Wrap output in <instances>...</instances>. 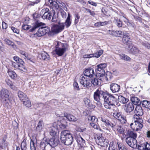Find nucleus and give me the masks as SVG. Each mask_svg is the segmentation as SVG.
Masks as SVG:
<instances>
[{
  "mask_svg": "<svg viewBox=\"0 0 150 150\" xmlns=\"http://www.w3.org/2000/svg\"><path fill=\"white\" fill-rule=\"evenodd\" d=\"M26 146V142L25 139H23L21 145V150H25V147Z\"/></svg>",
  "mask_w": 150,
  "mask_h": 150,
  "instance_id": "obj_46",
  "label": "nucleus"
},
{
  "mask_svg": "<svg viewBox=\"0 0 150 150\" xmlns=\"http://www.w3.org/2000/svg\"><path fill=\"white\" fill-rule=\"evenodd\" d=\"M136 120H134L133 122L131 123L130 126L132 129L134 130L137 131L140 130L143 127L142 124L143 120L142 118L139 117H136Z\"/></svg>",
  "mask_w": 150,
  "mask_h": 150,
  "instance_id": "obj_4",
  "label": "nucleus"
},
{
  "mask_svg": "<svg viewBox=\"0 0 150 150\" xmlns=\"http://www.w3.org/2000/svg\"><path fill=\"white\" fill-rule=\"evenodd\" d=\"M107 74H99L98 76V79L101 81H107L108 79Z\"/></svg>",
  "mask_w": 150,
  "mask_h": 150,
  "instance_id": "obj_29",
  "label": "nucleus"
},
{
  "mask_svg": "<svg viewBox=\"0 0 150 150\" xmlns=\"http://www.w3.org/2000/svg\"><path fill=\"white\" fill-rule=\"evenodd\" d=\"M96 142L98 145L102 147H107L108 145V141L105 139L101 135L97 137Z\"/></svg>",
  "mask_w": 150,
  "mask_h": 150,
  "instance_id": "obj_9",
  "label": "nucleus"
},
{
  "mask_svg": "<svg viewBox=\"0 0 150 150\" xmlns=\"http://www.w3.org/2000/svg\"><path fill=\"white\" fill-rule=\"evenodd\" d=\"M30 149L31 150H36L35 147L33 142H31L30 143Z\"/></svg>",
  "mask_w": 150,
  "mask_h": 150,
  "instance_id": "obj_58",
  "label": "nucleus"
},
{
  "mask_svg": "<svg viewBox=\"0 0 150 150\" xmlns=\"http://www.w3.org/2000/svg\"><path fill=\"white\" fill-rule=\"evenodd\" d=\"M84 75L85 76L91 77L94 76V72L92 68H90L87 69L84 71Z\"/></svg>",
  "mask_w": 150,
  "mask_h": 150,
  "instance_id": "obj_20",
  "label": "nucleus"
},
{
  "mask_svg": "<svg viewBox=\"0 0 150 150\" xmlns=\"http://www.w3.org/2000/svg\"><path fill=\"white\" fill-rule=\"evenodd\" d=\"M50 5L52 6H54L56 9L58 8L59 7L64 6L65 5L64 3H62L61 1H49Z\"/></svg>",
  "mask_w": 150,
  "mask_h": 150,
  "instance_id": "obj_15",
  "label": "nucleus"
},
{
  "mask_svg": "<svg viewBox=\"0 0 150 150\" xmlns=\"http://www.w3.org/2000/svg\"><path fill=\"white\" fill-rule=\"evenodd\" d=\"M5 43L6 45L9 46H11L13 47H14V44L13 42L8 39V38H5L4 40Z\"/></svg>",
  "mask_w": 150,
  "mask_h": 150,
  "instance_id": "obj_33",
  "label": "nucleus"
},
{
  "mask_svg": "<svg viewBox=\"0 0 150 150\" xmlns=\"http://www.w3.org/2000/svg\"><path fill=\"white\" fill-rule=\"evenodd\" d=\"M117 144L119 147V150L115 149L114 142H111L110 143V146L108 148V150H127L124 146L120 147L118 143Z\"/></svg>",
  "mask_w": 150,
  "mask_h": 150,
  "instance_id": "obj_21",
  "label": "nucleus"
},
{
  "mask_svg": "<svg viewBox=\"0 0 150 150\" xmlns=\"http://www.w3.org/2000/svg\"><path fill=\"white\" fill-rule=\"evenodd\" d=\"M93 55L92 54H85L83 55V58H89L93 57Z\"/></svg>",
  "mask_w": 150,
  "mask_h": 150,
  "instance_id": "obj_60",
  "label": "nucleus"
},
{
  "mask_svg": "<svg viewBox=\"0 0 150 150\" xmlns=\"http://www.w3.org/2000/svg\"><path fill=\"white\" fill-rule=\"evenodd\" d=\"M128 50L130 53L137 55L140 53V51L136 47L134 46L132 44L131 45L128 46Z\"/></svg>",
  "mask_w": 150,
  "mask_h": 150,
  "instance_id": "obj_16",
  "label": "nucleus"
},
{
  "mask_svg": "<svg viewBox=\"0 0 150 150\" xmlns=\"http://www.w3.org/2000/svg\"><path fill=\"white\" fill-rule=\"evenodd\" d=\"M14 60L17 62V63H23V61L22 59L19 58L17 56H15L13 57Z\"/></svg>",
  "mask_w": 150,
  "mask_h": 150,
  "instance_id": "obj_50",
  "label": "nucleus"
},
{
  "mask_svg": "<svg viewBox=\"0 0 150 150\" xmlns=\"http://www.w3.org/2000/svg\"><path fill=\"white\" fill-rule=\"evenodd\" d=\"M42 58V59L48 60L50 59V57L49 55L45 52H43L41 54Z\"/></svg>",
  "mask_w": 150,
  "mask_h": 150,
  "instance_id": "obj_34",
  "label": "nucleus"
},
{
  "mask_svg": "<svg viewBox=\"0 0 150 150\" xmlns=\"http://www.w3.org/2000/svg\"><path fill=\"white\" fill-rule=\"evenodd\" d=\"M71 21L70 20V16L69 14H68V17L65 23L66 26L69 27L71 25Z\"/></svg>",
  "mask_w": 150,
  "mask_h": 150,
  "instance_id": "obj_40",
  "label": "nucleus"
},
{
  "mask_svg": "<svg viewBox=\"0 0 150 150\" xmlns=\"http://www.w3.org/2000/svg\"><path fill=\"white\" fill-rule=\"evenodd\" d=\"M126 142L128 145L133 148L137 147V140L135 139L127 137L126 139Z\"/></svg>",
  "mask_w": 150,
  "mask_h": 150,
  "instance_id": "obj_13",
  "label": "nucleus"
},
{
  "mask_svg": "<svg viewBox=\"0 0 150 150\" xmlns=\"http://www.w3.org/2000/svg\"><path fill=\"white\" fill-rule=\"evenodd\" d=\"M108 31L110 35L115 37H120L122 35V32L120 30L115 31L109 30Z\"/></svg>",
  "mask_w": 150,
  "mask_h": 150,
  "instance_id": "obj_26",
  "label": "nucleus"
},
{
  "mask_svg": "<svg viewBox=\"0 0 150 150\" xmlns=\"http://www.w3.org/2000/svg\"><path fill=\"white\" fill-rule=\"evenodd\" d=\"M127 135L129 136V137H131L135 139L137 138V135L136 133L131 130H128Z\"/></svg>",
  "mask_w": 150,
  "mask_h": 150,
  "instance_id": "obj_38",
  "label": "nucleus"
},
{
  "mask_svg": "<svg viewBox=\"0 0 150 150\" xmlns=\"http://www.w3.org/2000/svg\"><path fill=\"white\" fill-rule=\"evenodd\" d=\"M103 53V51L102 50H100L98 52H97L94 54H93V57H95L98 58Z\"/></svg>",
  "mask_w": 150,
  "mask_h": 150,
  "instance_id": "obj_42",
  "label": "nucleus"
},
{
  "mask_svg": "<svg viewBox=\"0 0 150 150\" xmlns=\"http://www.w3.org/2000/svg\"><path fill=\"white\" fill-rule=\"evenodd\" d=\"M90 125L94 129L101 130V129L99 126L97 124H95V122H91L90 123Z\"/></svg>",
  "mask_w": 150,
  "mask_h": 150,
  "instance_id": "obj_45",
  "label": "nucleus"
},
{
  "mask_svg": "<svg viewBox=\"0 0 150 150\" xmlns=\"http://www.w3.org/2000/svg\"><path fill=\"white\" fill-rule=\"evenodd\" d=\"M134 108L133 103H129L125 106V109L127 113H129L133 110Z\"/></svg>",
  "mask_w": 150,
  "mask_h": 150,
  "instance_id": "obj_22",
  "label": "nucleus"
},
{
  "mask_svg": "<svg viewBox=\"0 0 150 150\" xmlns=\"http://www.w3.org/2000/svg\"><path fill=\"white\" fill-rule=\"evenodd\" d=\"M131 100L132 103L134 105H139L140 104V100L137 97H132L131 98Z\"/></svg>",
  "mask_w": 150,
  "mask_h": 150,
  "instance_id": "obj_30",
  "label": "nucleus"
},
{
  "mask_svg": "<svg viewBox=\"0 0 150 150\" xmlns=\"http://www.w3.org/2000/svg\"><path fill=\"white\" fill-rule=\"evenodd\" d=\"M19 53L20 54L24 56L25 57V58H26L28 59H30V58L28 57V54L26 53L25 52L21 50L19 51Z\"/></svg>",
  "mask_w": 150,
  "mask_h": 150,
  "instance_id": "obj_49",
  "label": "nucleus"
},
{
  "mask_svg": "<svg viewBox=\"0 0 150 150\" xmlns=\"http://www.w3.org/2000/svg\"><path fill=\"white\" fill-rule=\"evenodd\" d=\"M122 42L125 44L127 45L128 47V46L131 45L132 44L131 40L127 34L124 35L122 38Z\"/></svg>",
  "mask_w": 150,
  "mask_h": 150,
  "instance_id": "obj_18",
  "label": "nucleus"
},
{
  "mask_svg": "<svg viewBox=\"0 0 150 150\" xmlns=\"http://www.w3.org/2000/svg\"><path fill=\"white\" fill-rule=\"evenodd\" d=\"M142 45L148 49H150V44H149L147 42H142Z\"/></svg>",
  "mask_w": 150,
  "mask_h": 150,
  "instance_id": "obj_59",
  "label": "nucleus"
},
{
  "mask_svg": "<svg viewBox=\"0 0 150 150\" xmlns=\"http://www.w3.org/2000/svg\"><path fill=\"white\" fill-rule=\"evenodd\" d=\"M116 127L115 128L117 130L120 134L122 133L123 132V128L120 126H118L117 125H116Z\"/></svg>",
  "mask_w": 150,
  "mask_h": 150,
  "instance_id": "obj_53",
  "label": "nucleus"
},
{
  "mask_svg": "<svg viewBox=\"0 0 150 150\" xmlns=\"http://www.w3.org/2000/svg\"><path fill=\"white\" fill-rule=\"evenodd\" d=\"M43 126V122L42 121H40L38 124L37 127V129L39 130H41Z\"/></svg>",
  "mask_w": 150,
  "mask_h": 150,
  "instance_id": "obj_44",
  "label": "nucleus"
},
{
  "mask_svg": "<svg viewBox=\"0 0 150 150\" xmlns=\"http://www.w3.org/2000/svg\"><path fill=\"white\" fill-rule=\"evenodd\" d=\"M50 31V28L48 27H41L38 29L36 34L38 37H41L48 33Z\"/></svg>",
  "mask_w": 150,
  "mask_h": 150,
  "instance_id": "obj_14",
  "label": "nucleus"
},
{
  "mask_svg": "<svg viewBox=\"0 0 150 150\" xmlns=\"http://www.w3.org/2000/svg\"><path fill=\"white\" fill-rule=\"evenodd\" d=\"M113 116L116 119L120 121L122 123H125L127 122L126 117L122 115L121 112L118 110L114 112Z\"/></svg>",
  "mask_w": 150,
  "mask_h": 150,
  "instance_id": "obj_7",
  "label": "nucleus"
},
{
  "mask_svg": "<svg viewBox=\"0 0 150 150\" xmlns=\"http://www.w3.org/2000/svg\"><path fill=\"white\" fill-rule=\"evenodd\" d=\"M110 88L111 90L114 93L118 92L120 89V86L115 83H111Z\"/></svg>",
  "mask_w": 150,
  "mask_h": 150,
  "instance_id": "obj_19",
  "label": "nucleus"
},
{
  "mask_svg": "<svg viewBox=\"0 0 150 150\" xmlns=\"http://www.w3.org/2000/svg\"><path fill=\"white\" fill-rule=\"evenodd\" d=\"M60 139L62 143L67 145H71L73 141V138L69 131L65 130L61 132Z\"/></svg>",
  "mask_w": 150,
  "mask_h": 150,
  "instance_id": "obj_3",
  "label": "nucleus"
},
{
  "mask_svg": "<svg viewBox=\"0 0 150 150\" xmlns=\"http://www.w3.org/2000/svg\"><path fill=\"white\" fill-rule=\"evenodd\" d=\"M77 142L78 144L81 147H84L85 146L86 144L85 143V141L81 137L79 138V139L78 140Z\"/></svg>",
  "mask_w": 150,
  "mask_h": 150,
  "instance_id": "obj_37",
  "label": "nucleus"
},
{
  "mask_svg": "<svg viewBox=\"0 0 150 150\" xmlns=\"http://www.w3.org/2000/svg\"><path fill=\"white\" fill-rule=\"evenodd\" d=\"M88 119V120L91 121L92 122H95L98 120L97 118L94 116H89Z\"/></svg>",
  "mask_w": 150,
  "mask_h": 150,
  "instance_id": "obj_47",
  "label": "nucleus"
},
{
  "mask_svg": "<svg viewBox=\"0 0 150 150\" xmlns=\"http://www.w3.org/2000/svg\"><path fill=\"white\" fill-rule=\"evenodd\" d=\"M44 24L39 21H37L35 23L31 25H24L22 26V28L25 30H28L30 29V31H34L37 28L43 25Z\"/></svg>",
  "mask_w": 150,
  "mask_h": 150,
  "instance_id": "obj_6",
  "label": "nucleus"
},
{
  "mask_svg": "<svg viewBox=\"0 0 150 150\" xmlns=\"http://www.w3.org/2000/svg\"><path fill=\"white\" fill-rule=\"evenodd\" d=\"M65 117L69 121L76 122L77 119L73 115L70 114L66 113Z\"/></svg>",
  "mask_w": 150,
  "mask_h": 150,
  "instance_id": "obj_27",
  "label": "nucleus"
},
{
  "mask_svg": "<svg viewBox=\"0 0 150 150\" xmlns=\"http://www.w3.org/2000/svg\"><path fill=\"white\" fill-rule=\"evenodd\" d=\"M11 29L13 33H15L17 34H18L19 33V29L17 28H16L13 27H11Z\"/></svg>",
  "mask_w": 150,
  "mask_h": 150,
  "instance_id": "obj_55",
  "label": "nucleus"
},
{
  "mask_svg": "<svg viewBox=\"0 0 150 150\" xmlns=\"http://www.w3.org/2000/svg\"><path fill=\"white\" fill-rule=\"evenodd\" d=\"M80 83L84 87L88 88L90 87L91 86V81L86 76H82L80 77Z\"/></svg>",
  "mask_w": 150,
  "mask_h": 150,
  "instance_id": "obj_11",
  "label": "nucleus"
},
{
  "mask_svg": "<svg viewBox=\"0 0 150 150\" xmlns=\"http://www.w3.org/2000/svg\"><path fill=\"white\" fill-rule=\"evenodd\" d=\"M8 73L9 76L13 79H15L17 77V74L16 73L12 70H8Z\"/></svg>",
  "mask_w": 150,
  "mask_h": 150,
  "instance_id": "obj_31",
  "label": "nucleus"
},
{
  "mask_svg": "<svg viewBox=\"0 0 150 150\" xmlns=\"http://www.w3.org/2000/svg\"><path fill=\"white\" fill-rule=\"evenodd\" d=\"M127 25L129 27H132L133 28H134L135 26V25L133 23H127Z\"/></svg>",
  "mask_w": 150,
  "mask_h": 150,
  "instance_id": "obj_64",
  "label": "nucleus"
},
{
  "mask_svg": "<svg viewBox=\"0 0 150 150\" xmlns=\"http://www.w3.org/2000/svg\"><path fill=\"white\" fill-rule=\"evenodd\" d=\"M51 17V13L50 12L44 13L42 17L43 19H50Z\"/></svg>",
  "mask_w": 150,
  "mask_h": 150,
  "instance_id": "obj_41",
  "label": "nucleus"
},
{
  "mask_svg": "<svg viewBox=\"0 0 150 150\" xmlns=\"http://www.w3.org/2000/svg\"><path fill=\"white\" fill-rule=\"evenodd\" d=\"M18 94L20 100L21 101L27 97L26 96L23 92L21 91H18Z\"/></svg>",
  "mask_w": 150,
  "mask_h": 150,
  "instance_id": "obj_32",
  "label": "nucleus"
},
{
  "mask_svg": "<svg viewBox=\"0 0 150 150\" xmlns=\"http://www.w3.org/2000/svg\"><path fill=\"white\" fill-rule=\"evenodd\" d=\"M103 98L104 105L106 108L110 109L112 107L120 105L117 99L111 94L105 92Z\"/></svg>",
  "mask_w": 150,
  "mask_h": 150,
  "instance_id": "obj_1",
  "label": "nucleus"
},
{
  "mask_svg": "<svg viewBox=\"0 0 150 150\" xmlns=\"http://www.w3.org/2000/svg\"><path fill=\"white\" fill-rule=\"evenodd\" d=\"M58 125L57 122H54L52 125H49L48 128L50 130V135L53 136V137L50 139H47V142L50 143V144L52 147L56 146L59 143V140L57 138H54V136L56 134L58 128Z\"/></svg>",
  "mask_w": 150,
  "mask_h": 150,
  "instance_id": "obj_2",
  "label": "nucleus"
},
{
  "mask_svg": "<svg viewBox=\"0 0 150 150\" xmlns=\"http://www.w3.org/2000/svg\"><path fill=\"white\" fill-rule=\"evenodd\" d=\"M107 64L106 63H101L99 65H98L96 66V71H104V69H105L107 67Z\"/></svg>",
  "mask_w": 150,
  "mask_h": 150,
  "instance_id": "obj_25",
  "label": "nucleus"
},
{
  "mask_svg": "<svg viewBox=\"0 0 150 150\" xmlns=\"http://www.w3.org/2000/svg\"><path fill=\"white\" fill-rule=\"evenodd\" d=\"M73 86L74 89L77 90H79L80 88L78 86V83H77V82H74L73 83Z\"/></svg>",
  "mask_w": 150,
  "mask_h": 150,
  "instance_id": "obj_56",
  "label": "nucleus"
},
{
  "mask_svg": "<svg viewBox=\"0 0 150 150\" xmlns=\"http://www.w3.org/2000/svg\"><path fill=\"white\" fill-rule=\"evenodd\" d=\"M9 93L8 90L5 88L2 89L0 91V98L4 101L9 100Z\"/></svg>",
  "mask_w": 150,
  "mask_h": 150,
  "instance_id": "obj_10",
  "label": "nucleus"
},
{
  "mask_svg": "<svg viewBox=\"0 0 150 150\" xmlns=\"http://www.w3.org/2000/svg\"><path fill=\"white\" fill-rule=\"evenodd\" d=\"M101 121L104 123L105 125L107 127L108 124L109 123V121L108 120L102 118H101Z\"/></svg>",
  "mask_w": 150,
  "mask_h": 150,
  "instance_id": "obj_57",
  "label": "nucleus"
},
{
  "mask_svg": "<svg viewBox=\"0 0 150 150\" xmlns=\"http://www.w3.org/2000/svg\"><path fill=\"white\" fill-rule=\"evenodd\" d=\"M149 102L147 100H144L143 101L142 105H144V107L146 108V106H148Z\"/></svg>",
  "mask_w": 150,
  "mask_h": 150,
  "instance_id": "obj_62",
  "label": "nucleus"
},
{
  "mask_svg": "<svg viewBox=\"0 0 150 150\" xmlns=\"http://www.w3.org/2000/svg\"><path fill=\"white\" fill-rule=\"evenodd\" d=\"M83 101L85 104L88 106H89L91 105L90 100L87 98H85L84 99Z\"/></svg>",
  "mask_w": 150,
  "mask_h": 150,
  "instance_id": "obj_51",
  "label": "nucleus"
},
{
  "mask_svg": "<svg viewBox=\"0 0 150 150\" xmlns=\"http://www.w3.org/2000/svg\"><path fill=\"white\" fill-rule=\"evenodd\" d=\"M116 124L115 123H112L109 121V123L108 124L107 127H114L115 128H115L116 127Z\"/></svg>",
  "mask_w": 150,
  "mask_h": 150,
  "instance_id": "obj_54",
  "label": "nucleus"
},
{
  "mask_svg": "<svg viewBox=\"0 0 150 150\" xmlns=\"http://www.w3.org/2000/svg\"><path fill=\"white\" fill-rule=\"evenodd\" d=\"M118 99L119 101L122 103L123 104H125L129 101L128 99L122 96H119Z\"/></svg>",
  "mask_w": 150,
  "mask_h": 150,
  "instance_id": "obj_35",
  "label": "nucleus"
},
{
  "mask_svg": "<svg viewBox=\"0 0 150 150\" xmlns=\"http://www.w3.org/2000/svg\"><path fill=\"white\" fill-rule=\"evenodd\" d=\"M64 27L63 23H59L58 25H54L51 28V31L54 33H58L63 30Z\"/></svg>",
  "mask_w": 150,
  "mask_h": 150,
  "instance_id": "obj_12",
  "label": "nucleus"
},
{
  "mask_svg": "<svg viewBox=\"0 0 150 150\" xmlns=\"http://www.w3.org/2000/svg\"><path fill=\"white\" fill-rule=\"evenodd\" d=\"M18 67L17 69L23 71H25L26 70V68L25 66L23 65L24 64V62L23 63H18Z\"/></svg>",
  "mask_w": 150,
  "mask_h": 150,
  "instance_id": "obj_36",
  "label": "nucleus"
},
{
  "mask_svg": "<svg viewBox=\"0 0 150 150\" xmlns=\"http://www.w3.org/2000/svg\"><path fill=\"white\" fill-rule=\"evenodd\" d=\"M80 18V16L78 14H76L75 15L74 24L76 25L79 22Z\"/></svg>",
  "mask_w": 150,
  "mask_h": 150,
  "instance_id": "obj_52",
  "label": "nucleus"
},
{
  "mask_svg": "<svg viewBox=\"0 0 150 150\" xmlns=\"http://www.w3.org/2000/svg\"><path fill=\"white\" fill-rule=\"evenodd\" d=\"M135 113L137 116H142L143 112L142 108L139 105H137L135 110Z\"/></svg>",
  "mask_w": 150,
  "mask_h": 150,
  "instance_id": "obj_23",
  "label": "nucleus"
},
{
  "mask_svg": "<svg viewBox=\"0 0 150 150\" xmlns=\"http://www.w3.org/2000/svg\"><path fill=\"white\" fill-rule=\"evenodd\" d=\"M66 113H63L60 110H57L55 113L56 115L59 117H63L65 116Z\"/></svg>",
  "mask_w": 150,
  "mask_h": 150,
  "instance_id": "obj_43",
  "label": "nucleus"
},
{
  "mask_svg": "<svg viewBox=\"0 0 150 150\" xmlns=\"http://www.w3.org/2000/svg\"><path fill=\"white\" fill-rule=\"evenodd\" d=\"M65 45V44L60 42H57L55 49L56 54L60 56L62 55L66 50Z\"/></svg>",
  "mask_w": 150,
  "mask_h": 150,
  "instance_id": "obj_5",
  "label": "nucleus"
},
{
  "mask_svg": "<svg viewBox=\"0 0 150 150\" xmlns=\"http://www.w3.org/2000/svg\"><path fill=\"white\" fill-rule=\"evenodd\" d=\"M11 65L13 67H14L16 69H17L18 67V63H16L14 62H11Z\"/></svg>",
  "mask_w": 150,
  "mask_h": 150,
  "instance_id": "obj_61",
  "label": "nucleus"
},
{
  "mask_svg": "<svg viewBox=\"0 0 150 150\" xmlns=\"http://www.w3.org/2000/svg\"><path fill=\"white\" fill-rule=\"evenodd\" d=\"M120 58L122 60H126L127 61H129L130 60V58L127 55L124 54H119Z\"/></svg>",
  "mask_w": 150,
  "mask_h": 150,
  "instance_id": "obj_39",
  "label": "nucleus"
},
{
  "mask_svg": "<svg viewBox=\"0 0 150 150\" xmlns=\"http://www.w3.org/2000/svg\"><path fill=\"white\" fill-rule=\"evenodd\" d=\"M8 27V25L7 23L4 22H2V28L4 29H6Z\"/></svg>",
  "mask_w": 150,
  "mask_h": 150,
  "instance_id": "obj_63",
  "label": "nucleus"
},
{
  "mask_svg": "<svg viewBox=\"0 0 150 150\" xmlns=\"http://www.w3.org/2000/svg\"><path fill=\"white\" fill-rule=\"evenodd\" d=\"M137 149L139 150H150V144L146 142L138 145Z\"/></svg>",
  "mask_w": 150,
  "mask_h": 150,
  "instance_id": "obj_17",
  "label": "nucleus"
},
{
  "mask_svg": "<svg viewBox=\"0 0 150 150\" xmlns=\"http://www.w3.org/2000/svg\"><path fill=\"white\" fill-rule=\"evenodd\" d=\"M21 101L24 105L27 107L29 108L31 106V103L27 97L24 100H22Z\"/></svg>",
  "mask_w": 150,
  "mask_h": 150,
  "instance_id": "obj_28",
  "label": "nucleus"
},
{
  "mask_svg": "<svg viewBox=\"0 0 150 150\" xmlns=\"http://www.w3.org/2000/svg\"><path fill=\"white\" fill-rule=\"evenodd\" d=\"M104 93L105 92L100 89H98L94 93L93 95L94 99L98 102V104L99 106L101 105V104L100 102V98L102 96L103 98Z\"/></svg>",
  "mask_w": 150,
  "mask_h": 150,
  "instance_id": "obj_8",
  "label": "nucleus"
},
{
  "mask_svg": "<svg viewBox=\"0 0 150 150\" xmlns=\"http://www.w3.org/2000/svg\"><path fill=\"white\" fill-rule=\"evenodd\" d=\"M41 146H44V148L45 150H51L52 146L50 143L47 142V140H45V141L42 142L40 143Z\"/></svg>",
  "mask_w": 150,
  "mask_h": 150,
  "instance_id": "obj_24",
  "label": "nucleus"
},
{
  "mask_svg": "<svg viewBox=\"0 0 150 150\" xmlns=\"http://www.w3.org/2000/svg\"><path fill=\"white\" fill-rule=\"evenodd\" d=\"M92 84H93L94 86H96L99 85V82L98 79H93L91 81Z\"/></svg>",
  "mask_w": 150,
  "mask_h": 150,
  "instance_id": "obj_48",
  "label": "nucleus"
}]
</instances>
